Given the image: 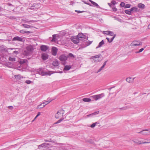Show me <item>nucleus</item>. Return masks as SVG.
I'll return each mask as SVG.
<instances>
[{"instance_id":"nucleus-24","label":"nucleus","mask_w":150,"mask_h":150,"mask_svg":"<svg viewBox=\"0 0 150 150\" xmlns=\"http://www.w3.org/2000/svg\"><path fill=\"white\" fill-rule=\"evenodd\" d=\"M83 101L86 102H88L91 101V100L90 98H84L82 99Z\"/></svg>"},{"instance_id":"nucleus-3","label":"nucleus","mask_w":150,"mask_h":150,"mask_svg":"<svg viewBox=\"0 0 150 150\" xmlns=\"http://www.w3.org/2000/svg\"><path fill=\"white\" fill-rule=\"evenodd\" d=\"M100 56L101 57H102L101 54H99L96 56H92L91 57V58H95V59H94V61L95 62H97L100 61L102 60V59L100 58Z\"/></svg>"},{"instance_id":"nucleus-10","label":"nucleus","mask_w":150,"mask_h":150,"mask_svg":"<svg viewBox=\"0 0 150 150\" xmlns=\"http://www.w3.org/2000/svg\"><path fill=\"white\" fill-rule=\"evenodd\" d=\"M38 74L41 75L42 76H45V72L43 70V68H40L37 70Z\"/></svg>"},{"instance_id":"nucleus-55","label":"nucleus","mask_w":150,"mask_h":150,"mask_svg":"<svg viewBox=\"0 0 150 150\" xmlns=\"http://www.w3.org/2000/svg\"><path fill=\"white\" fill-rule=\"evenodd\" d=\"M19 53V52L17 51H15L13 52V53L17 54Z\"/></svg>"},{"instance_id":"nucleus-15","label":"nucleus","mask_w":150,"mask_h":150,"mask_svg":"<svg viewBox=\"0 0 150 150\" xmlns=\"http://www.w3.org/2000/svg\"><path fill=\"white\" fill-rule=\"evenodd\" d=\"M48 144L46 143H43L38 146V148L39 149L42 148H45Z\"/></svg>"},{"instance_id":"nucleus-30","label":"nucleus","mask_w":150,"mask_h":150,"mask_svg":"<svg viewBox=\"0 0 150 150\" xmlns=\"http://www.w3.org/2000/svg\"><path fill=\"white\" fill-rule=\"evenodd\" d=\"M132 78L131 77H128L126 79V81L129 83H132L131 80Z\"/></svg>"},{"instance_id":"nucleus-2","label":"nucleus","mask_w":150,"mask_h":150,"mask_svg":"<svg viewBox=\"0 0 150 150\" xmlns=\"http://www.w3.org/2000/svg\"><path fill=\"white\" fill-rule=\"evenodd\" d=\"M64 113V111L62 109L59 110L56 114L55 115V117L56 119H59V118L63 116V114Z\"/></svg>"},{"instance_id":"nucleus-5","label":"nucleus","mask_w":150,"mask_h":150,"mask_svg":"<svg viewBox=\"0 0 150 150\" xmlns=\"http://www.w3.org/2000/svg\"><path fill=\"white\" fill-rule=\"evenodd\" d=\"M78 37L80 41H84L86 40V36L81 33H79L78 35Z\"/></svg>"},{"instance_id":"nucleus-63","label":"nucleus","mask_w":150,"mask_h":150,"mask_svg":"<svg viewBox=\"0 0 150 150\" xmlns=\"http://www.w3.org/2000/svg\"><path fill=\"white\" fill-rule=\"evenodd\" d=\"M7 4L8 5L10 6H12V5L11 4H10V3H8Z\"/></svg>"},{"instance_id":"nucleus-9","label":"nucleus","mask_w":150,"mask_h":150,"mask_svg":"<svg viewBox=\"0 0 150 150\" xmlns=\"http://www.w3.org/2000/svg\"><path fill=\"white\" fill-rule=\"evenodd\" d=\"M67 59V57L64 54L60 55L59 58V60L62 62H65Z\"/></svg>"},{"instance_id":"nucleus-39","label":"nucleus","mask_w":150,"mask_h":150,"mask_svg":"<svg viewBox=\"0 0 150 150\" xmlns=\"http://www.w3.org/2000/svg\"><path fill=\"white\" fill-rule=\"evenodd\" d=\"M98 123L97 122H96L95 123H94L93 124H92L90 126L91 127V128H93L96 125V124H98Z\"/></svg>"},{"instance_id":"nucleus-16","label":"nucleus","mask_w":150,"mask_h":150,"mask_svg":"<svg viewBox=\"0 0 150 150\" xmlns=\"http://www.w3.org/2000/svg\"><path fill=\"white\" fill-rule=\"evenodd\" d=\"M93 5V6H96L97 8H100V7L99 5L93 1L91 0H88Z\"/></svg>"},{"instance_id":"nucleus-12","label":"nucleus","mask_w":150,"mask_h":150,"mask_svg":"<svg viewBox=\"0 0 150 150\" xmlns=\"http://www.w3.org/2000/svg\"><path fill=\"white\" fill-rule=\"evenodd\" d=\"M48 57V55L46 53H43L41 55V58L43 60H45L47 59Z\"/></svg>"},{"instance_id":"nucleus-35","label":"nucleus","mask_w":150,"mask_h":150,"mask_svg":"<svg viewBox=\"0 0 150 150\" xmlns=\"http://www.w3.org/2000/svg\"><path fill=\"white\" fill-rule=\"evenodd\" d=\"M116 36V35L114 34V35H113V37L110 39V41H109L110 43H111V42H112L113 41L115 37Z\"/></svg>"},{"instance_id":"nucleus-33","label":"nucleus","mask_w":150,"mask_h":150,"mask_svg":"<svg viewBox=\"0 0 150 150\" xmlns=\"http://www.w3.org/2000/svg\"><path fill=\"white\" fill-rule=\"evenodd\" d=\"M42 104H43L42 103L40 104V105H38L37 108V109H41L42 108H43L44 107H43V105H42Z\"/></svg>"},{"instance_id":"nucleus-4","label":"nucleus","mask_w":150,"mask_h":150,"mask_svg":"<svg viewBox=\"0 0 150 150\" xmlns=\"http://www.w3.org/2000/svg\"><path fill=\"white\" fill-rule=\"evenodd\" d=\"M105 95L104 93H102L96 95L92 96L93 98L94 99L96 100L99 99L104 96Z\"/></svg>"},{"instance_id":"nucleus-8","label":"nucleus","mask_w":150,"mask_h":150,"mask_svg":"<svg viewBox=\"0 0 150 150\" xmlns=\"http://www.w3.org/2000/svg\"><path fill=\"white\" fill-rule=\"evenodd\" d=\"M13 41H18L20 42H23L24 40H23V39L19 37L18 36H16L15 37H14L13 39Z\"/></svg>"},{"instance_id":"nucleus-20","label":"nucleus","mask_w":150,"mask_h":150,"mask_svg":"<svg viewBox=\"0 0 150 150\" xmlns=\"http://www.w3.org/2000/svg\"><path fill=\"white\" fill-rule=\"evenodd\" d=\"M104 44V41L103 40H102L100 42L99 45L98 46L96 47V48L97 49L99 47H101Z\"/></svg>"},{"instance_id":"nucleus-32","label":"nucleus","mask_w":150,"mask_h":150,"mask_svg":"<svg viewBox=\"0 0 150 150\" xmlns=\"http://www.w3.org/2000/svg\"><path fill=\"white\" fill-rule=\"evenodd\" d=\"M133 142L139 144H142V142L140 141H139L137 140H133Z\"/></svg>"},{"instance_id":"nucleus-25","label":"nucleus","mask_w":150,"mask_h":150,"mask_svg":"<svg viewBox=\"0 0 150 150\" xmlns=\"http://www.w3.org/2000/svg\"><path fill=\"white\" fill-rule=\"evenodd\" d=\"M22 25L24 28H30L32 27V26H31L29 25H28L25 24H23Z\"/></svg>"},{"instance_id":"nucleus-36","label":"nucleus","mask_w":150,"mask_h":150,"mask_svg":"<svg viewBox=\"0 0 150 150\" xmlns=\"http://www.w3.org/2000/svg\"><path fill=\"white\" fill-rule=\"evenodd\" d=\"M125 12L127 14L131 15L132 14V13H131L130 11H129L128 10H125Z\"/></svg>"},{"instance_id":"nucleus-38","label":"nucleus","mask_w":150,"mask_h":150,"mask_svg":"<svg viewBox=\"0 0 150 150\" xmlns=\"http://www.w3.org/2000/svg\"><path fill=\"white\" fill-rule=\"evenodd\" d=\"M93 42V41H88L86 42V46H88L90 45Z\"/></svg>"},{"instance_id":"nucleus-13","label":"nucleus","mask_w":150,"mask_h":150,"mask_svg":"<svg viewBox=\"0 0 150 150\" xmlns=\"http://www.w3.org/2000/svg\"><path fill=\"white\" fill-rule=\"evenodd\" d=\"M57 52V49L56 47H53L52 48V54L53 55L55 56L56 55Z\"/></svg>"},{"instance_id":"nucleus-44","label":"nucleus","mask_w":150,"mask_h":150,"mask_svg":"<svg viewBox=\"0 0 150 150\" xmlns=\"http://www.w3.org/2000/svg\"><path fill=\"white\" fill-rule=\"evenodd\" d=\"M82 1L86 4H87L90 6H92V5L91 4L89 3L83 1V0Z\"/></svg>"},{"instance_id":"nucleus-47","label":"nucleus","mask_w":150,"mask_h":150,"mask_svg":"<svg viewBox=\"0 0 150 150\" xmlns=\"http://www.w3.org/2000/svg\"><path fill=\"white\" fill-rule=\"evenodd\" d=\"M8 18L11 19H15L16 18L15 17L11 16H8Z\"/></svg>"},{"instance_id":"nucleus-18","label":"nucleus","mask_w":150,"mask_h":150,"mask_svg":"<svg viewBox=\"0 0 150 150\" xmlns=\"http://www.w3.org/2000/svg\"><path fill=\"white\" fill-rule=\"evenodd\" d=\"M20 33L23 34L26 33L27 34L28 33H32V32L31 31H26L23 30H21L19 31Z\"/></svg>"},{"instance_id":"nucleus-6","label":"nucleus","mask_w":150,"mask_h":150,"mask_svg":"<svg viewBox=\"0 0 150 150\" xmlns=\"http://www.w3.org/2000/svg\"><path fill=\"white\" fill-rule=\"evenodd\" d=\"M71 40L75 44H77L80 41L78 35L77 36L72 37L71 38Z\"/></svg>"},{"instance_id":"nucleus-29","label":"nucleus","mask_w":150,"mask_h":150,"mask_svg":"<svg viewBox=\"0 0 150 150\" xmlns=\"http://www.w3.org/2000/svg\"><path fill=\"white\" fill-rule=\"evenodd\" d=\"M56 40V37L55 34H54L52 35V39L51 40L52 42H55Z\"/></svg>"},{"instance_id":"nucleus-14","label":"nucleus","mask_w":150,"mask_h":150,"mask_svg":"<svg viewBox=\"0 0 150 150\" xmlns=\"http://www.w3.org/2000/svg\"><path fill=\"white\" fill-rule=\"evenodd\" d=\"M147 129H144L137 133L141 134L144 135H148L149 134V132H147Z\"/></svg>"},{"instance_id":"nucleus-19","label":"nucleus","mask_w":150,"mask_h":150,"mask_svg":"<svg viewBox=\"0 0 150 150\" xmlns=\"http://www.w3.org/2000/svg\"><path fill=\"white\" fill-rule=\"evenodd\" d=\"M59 63L58 60H55L52 63V65L54 66L57 67L59 65Z\"/></svg>"},{"instance_id":"nucleus-64","label":"nucleus","mask_w":150,"mask_h":150,"mask_svg":"<svg viewBox=\"0 0 150 150\" xmlns=\"http://www.w3.org/2000/svg\"><path fill=\"white\" fill-rule=\"evenodd\" d=\"M133 7L132 8L129 10V11H130V12H131H131L132 11H133Z\"/></svg>"},{"instance_id":"nucleus-37","label":"nucleus","mask_w":150,"mask_h":150,"mask_svg":"<svg viewBox=\"0 0 150 150\" xmlns=\"http://www.w3.org/2000/svg\"><path fill=\"white\" fill-rule=\"evenodd\" d=\"M8 59L9 61H11L13 62L15 61V58L14 57H9Z\"/></svg>"},{"instance_id":"nucleus-54","label":"nucleus","mask_w":150,"mask_h":150,"mask_svg":"<svg viewBox=\"0 0 150 150\" xmlns=\"http://www.w3.org/2000/svg\"><path fill=\"white\" fill-rule=\"evenodd\" d=\"M25 62V60H23L22 61H20V63L21 64H22Z\"/></svg>"},{"instance_id":"nucleus-22","label":"nucleus","mask_w":150,"mask_h":150,"mask_svg":"<svg viewBox=\"0 0 150 150\" xmlns=\"http://www.w3.org/2000/svg\"><path fill=\"white\" fill-rule=\"evenodd\" d=\"M138 7L139 8L144 9V8L145 5L143 4L139 3L138 4Z\"/></svg>"},{"instance_id":"nucleus-61","label":"nucleus","mask_w":150,"mask_h":150,"mask_svg":"<svg viewBox=\"0 0 150 150\" xmlns=\"http://www.w3.org/2000/svg\"><path fill=\"white\" fill-rule=\"evenodd\" d=\"M150 143V141L149 142H142V144H146V143Z\"/></svg>"},{"instance_id":"nucleus-51","label":"nucleus","mask_w":150,"mask_h":150,"mask_svg":"<svg viewBox=\"0 0 150 150\" xmlns=\"http://www.w3.org/2000/svg\"><path fill=\"white\" fill-rule=\"evenodd\" d=\"M112 4L114 6L116 4V2L115 1H114V0H112L111 1V2Z\"/></svg>"},{"instance_id":"nucleus-56","label":"nucleus","mask_w":150,"mask_h":150,"mask_svg":"<svg viewBox=\"0 0 150 150\" xmlns=\"http://www.w3.org/2000/svg\"><path fill=\"white\" fill-rule=\"evenodd\" d=\"M108 4L109 6H110L111 8H112V6H113V5L112 4L110 3H108Z\"/></svg>"},{"instance_id":"nucleus-45","label":"nucleus","mask_w":150,"mask_h":150,"mask_svg":"<svg viewBox=\"0 0 150 150\" xmlns=\"http://www.w3.org/2000/svg\"><path fill=\"white\" fill-rule=\"evenodd\" d=\"M133 11L134 12H137L138 11V8L136 7H133Z\"/></svg>"},{"instance_id":"nucleus-50","label":"nucleus","mask_w":150,"mask_h":150,"mask_svg":"<svg viewBox=\"0 0 150 150\" xmlns=\"http://www.w3.org/2000/svg\"><path fill=\"white\" fill-rule=\"evenodd\" d=\"M68 56L71 57H73V58H74L75 57L74 55L72 54L71 53H70L68 54Z\"/></svg>"},{"instance_id":"nucleus-11","label":"nucleus","mask_w":150,"mask_h":150,"mask_svg":"<svg viewBox=\"0 0 150 150\" xmlns=\"http://www.w3.org/2000/svg\"><path fill=\"white\" fill-rule=\"evenodd\" d=\"M49 48V47L46 45H42L41 46L40 49L43 52H45Z\"/></svg>"},{"instance_id":"nucleus-28","label":"nucleus","mask_w":150,"mask_h":150,"mask_svg":"<svg viewBox=\"0 0 150 150\" xmlns=\"http://www.w3.org/2000/svg\"><path fill=\"white\" fill-rule=\"evenodd\" d=\"M37 4L34 3L33 4V6L30 7V8L31 9H34V8H36L37 7Z\"/></svg>"},{"instance_id":"nucleus-48","label":"nucleus","mask_w":150,"mask_h":150,"mask_svg":"<svg viewBox=\"0 0 150 150\" xmlns=\"http://www.w3.org/2000/svg\"><path fill=\"white\" fill-rule=\"evenodd\" d=\"M109 30H107V31H104L103 32V33L108 35V33H109Z\"/></svg>"},{"instance_id":"nucleus-17","label":"nucleus","mask_w":150,"mask_h":150,"mask_svg":"<svg viewBox=\"0 0 150 150\" xmlns=\"http://www.w3.org/2000/svg\"><path fill=\"white\" fill-rule=\"evenodd\" d=\"M14 77L17 80H21L23 78V77L19 74L15 75Z\"/></svg>"},{"instance_id":"nucleus-49","label":"nucleus","mask_w":150,"mask_h":150,"mask_svg":"<svg viewBox=\"0 0 150 150\" xmlns=\"http://www.w3.org/2000/svg\"><path fill=\"white\" fill-rule=\"evenodd\" d=\"M120 6L122 7H124L125 6V3L123 2H122L120 4Z\"/></svg>"},{"instance_id":"nucleus-34","label":"nucleus","mask_w":150,"mask_h":150,"mask_svg":"<svg viewBox=\"0 0 150 150\" xmlns=\"http://www.w3.org/2000/svg\"><path fill=\"white\" fill-rule=\"evenodd\" d=\"M51 72H52V71H49L48 72H45V75H49V76H50L52 74L55 73V72H53V73H51Z\"/></svg>"},{"instance_id":"nucleus-26","label":"nucleus","mask_w":150,"mask_h":150,"mask_svg":"<svg viewBox=\"0 0 150 150\" xmlns=\"http://www.w3.org/2000/svg\"><path fill=\"white\" fill-rule=\"evenodd\" d=\"M131 107L130 106H126L124 107L121 108L120 109L122 110H126L129 108H130Z\"/></svg>"},{"instance_id":"nucleus-1","label":"nucleus","mask_w":150,"mask_h":150,"mask_svg":"<svg viewBox=\"0 0 150 150\" xmlns=\"http://www.w3.org/2000/svg\"><path fill=\"white\" fill-rule=\"evenodd\" d=\"M33 50V47L31 45L28 46L26 48V50L24 51L25 54L28 55Z\"/></svg>"},{"instance_id":"nucleus-62","label":"nucleus","mask_w":150,"mask_h":150,"mask_svg":"<svg viewBox=\"0 0 150 150\" xmlns=\"http://www.w3.org/2000/svg\"><path fill=\"white\" fill-rule=\"evenodd\" d=\"M48 100H47L48 102L49 103L51 101H52L53 100L51 99H49V98L48 99Z\"/></svg>"},{"instance_id":"nucleus-21","label":"nucleus","mask_w":150,"mask_h":150,"mask_svg":"<svg viewBox=\"0 0 150 150\" xmlns=\"http://www.w3.org/2000/svg\"><path fill=\"white\" fill-rule=\"evenodd\" d=\"M99 111H96V112L94 113H93L91 114H90L89 115H87V117H90V116H93V115H96V114H98L99 113Z\"/></svg>"},{"instance_id":"nucleus-23","label":"nucleus","mask_w":150,"mask_h":150,"mask_svg":"<svg viewBox=\"0 0 150 150\" xmlns=\"http://www.w3.org/2000/svg\"><path fill=\"white\" fill-rule=\"evenodd\" d=\"M71 68V67L70 65H66L65 66L64 70L68 71Z\"/></svg>"},{"instance_id":"nucleus-46","label":"nucleus","mask_w":150,"mask_h":150,"mask_svg":"<svg viewBox=\"0 0 150 150\" xmlns=\"http://www.w3.org/2000/svg\"><path fill=\"white\" fill-rule=\"evenodd\" d=\"M131 6V5L129 4H127L126 5H125V8H130Z\"/></svg>"},{"instance_id":"nucleus-58","label":"nucleus","mask_w":150,"mask_h":150,"mask_svg":"<svg viewBox=\"0 0 150 150\" xmlns=\"http://www.w3.org/2000/svg\"><path fill=\"white\" fill-rule=\"evenodd\" d=\"M8 108L11 110H12L13 108V107L12 106H8Z\"/></svg>"},{"instance_id":"nucleus-57","label":"nucleus","mask_w":150,"mask_h":150,"mask_svg":"<svg viewBox=\"0 0 150 150\" xmlns=\"http://www.w3.org/2000/svg\"><path fill=\"white\" fill-rule=\"evenodd\" d=\"M107 62V61H105L103 63V66H104V67H105V65H106V63Z\"/></svg>"},{"instance_id":"nucleus-31","label":"nucleus","mask_w":150,"mask_h":150,"mask_svg":"<svg viewBox=\"0 0 150 150\" xmlns=\"http://www.w3.org/2000/svg\"><path fill=\"white\" fill-rule=\"evenodd\" d=\"M64 118H63L60 119L58 121H57V122H55L54 124L53 125H54L59 123H60L64 119Z\"/></svg>"},{"instance_id":"nucleus-42","label":"nucleus","mask_w":150,"mask_h":150,"mask_svg":"<svg viewBox=\"0 0 150 150\" xmlns=\"http://www.w3.org/2000/svg\"><path fill=\"white\" fill-rule=\"evenodd\" d=\"M108 35L110 36H113L114 35V33L113 32L111 31H109V33H108Z\"/></svg>"},{"instance_id":"nucleus-27","label":"nucleus","mask_w":150,"mask_h":150,"mask_svg":"<svg viewBox=\"0 0 150 150\" xmlns=\"http://www.w3.org/2000/svg\"><path fill=\"white\" fill-rule=\"evenodd\" d=\"M113 18H114V19L115 20L121 23L122 22V20L121 19L119 18L118 17H114Z\"/></svg>"},{"instance_id":"nucleus-59","label":"nucleus","mask_w":150,"mask_h":150,"mask_svg":"<svg viewBox=\"0 0 150 150\" xmlns=\"http://www.w3.org/2000/svg\"><path fill=\"white\" fill-rule=\"evenodd\" d=\"M144 50V48H142L140 49L139 50V52H142Z\"/></svg>"},{"instance_id":"nucleus-52","label":"nucleus","mask_w":150,"mask_h":150,"mask_svg":"<svg viewBox=\"0 0 150 150\" xmlns=\"http://www.w3.org/2000/svg\"><path fill=\"white\" fill-rule=\"evenodd\" d=\"M31 81L30 80H26L25 81V83L28 84H30L31 83Z\"/></svg>"},{"instance_id":"nucleus-53","label":"nucleus","mask_w":150,"mask_h":150,"mask_svg":"<svg viewBox=\"0 0 150 150\" xmlns=\"http://www.w3.org/2000/svg\"><path fill=\"white\" fill-rule=\"evenodd\" d=\"M75 11L76 12L79 13H83V12H84V11H78V10H75Z\"/></svg>"},{"instance_id":"nucleus-40","label":"nucleus","mask_w":150,"mask_h":150,"mask_svg":"<svg viewBox=\"0 0 150 150\" xmlns=\"http://www.w3.org/2000/svg\"><path fill=\"white\" fill-rule=\"evenodd\" d=\"M42 103L43 104V107H44L45 106V105L49 103L47 101L44 102L43 103Z\"/></svg>"},{"instance_id":"nucleus-60","label":"nucleus","mask_w":150,"mask_h":150,"mask_svg":"<svg viewBox=\"0 0 150 150\" xmlns=\"http://www.w3.org/2000/svg\"><path fill=\"white\" fill-rule=\"evenodd\" d=\"M25 22L26 23H29V22H32L33 21V20H30V21L25 20Z\"/></svg>"},{"instance_id":"nucleus-43","label":"nucleus","mask_w":150,"mask_h":150,"mask_svg":"<svg viewBox=\"0 0 150 150\" xmlns=\"http://www.w3.org/2000/svg\"><path fill=\"white\" fill-rule=\"evenodd\" d=\"M104 67L103 66H102L98 71L97 72V73H98V72L100 71Z\"/></svg>"},{"instance_id":"nucleus-7","label":"nucleus","mask_w":150,"mask_h":150,"mask_svg":"<svg viewBox=\"0 0 150 150\" xmlns=\"http://www.w3.org/2000/svg\"><path fill=\"white\" fill-rule=\"evenodd\" d=\"M142 44V42H138L137 41H134L130 45L132 46H137L139 45H141Z\"/></svg>"},{"instance_id":"nucleus-41","label":"nucleus","mask_w":150,"mask_h":150,"mask_svg":"<svg viewBox=\"0 0 150 150\" xmlns=\"http://www.w3.org/2000/svg\"><path fill=\"white\" fill-rule=\"evenodd\" d=\"M112 9L113 10V11L115 12L116 11H117V9L114 6H112Z\"/></svg>"}]
</instances>
